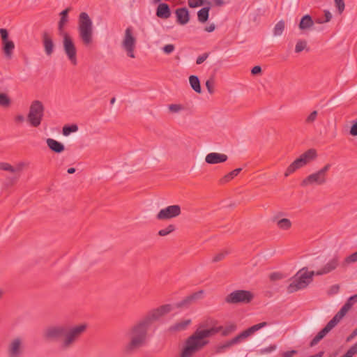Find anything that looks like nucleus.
Returning a JSON list of instances; mask_svg holds the SVG:
<instances>
[{
    "label": "nucleus",
    "mask_w": 357,
    "mask_h": 357,
    "mask_svg": "<svg viewBox=\"0 0 357 357\" xmlns=\"http://www.w3.org/2000/svg\"><path fill=\"white\" fill-rule=\"evenodd\" d=\"M172 310V305L166 304L149 311L142 319L132 325L126 333L128 342L124 346V351L130 354L143 347L146 340L147 333L151 324Z\"/></svg>",
    "instance_id": "f257e3e1"
},
{
    "label": "nucleus",
    "mask_w": 357,
    "mask_h": 357,
    "mask_svg": "<svg viewBox=\"0 0 357 357\" xmlns=\"http://www.w3.org/2000/svg\"><path fill=\"white\" fill-rule=\"evenodd\" d=\"M86 328V324L52 325L43 331V337L47 342H58L60 350L67 351L74 347Z\"/></svg>",
    "instance_id": "f03ea898"
},
{
    "label": "nucleus",
    "mask_w": 357,
    "mask_h": 357,
    "mask_svg": "<svg viewBox=\"0 0 357 357\" xmlns=\"http://www.w3.org/2000/svg\"><path fill=\"white\" fill-rule=\"evenodd\" d=\"M222 328H211L208 329H197L186 341L185 347L181 357H190L194 353L200 350L208 341L205 339L218 333Z\"/></svg>",
    "instance_id": "7ed1b4c3"
},
{
    "label": "nucleus",
    "mask_w": 357,
    "mask_h": 357,
    "mask_svg": "<svg viewBox=\"0 0 357 357\" xmlns=\"http://www.w3.org/2000/svg\"><path fill=\"white\" fill-rule=\"evenodd\" d=\"M79 37L85 46L91 45L93 42V22L89 15L82 12L78 19Z\"/></svg>",
    "instance_id": "20e7f679"
},
{
    "label": "nucleus",
    "mask_w": 357,
    "mask_h": 357,
    "mask_svg": "<svg viewBox=\"0 0 357 357\" xmlns=\"http://www.w3.org/2000/svg\"><path fill=\"white\" fill-rule=\"evenodd\" d=\"M314 275H316L314 271H308L305 267L301 268L292 278L291 282L287 287V291L291 294L307 287L312 281Z\"/></svg>",
    "instance_id": "39448f33"
},
{
    "label": "nucleus",
    "mask_w": 357,
    "mask_h": 357,
    "mask_svg": "<svg viewBox=\"0 0 357 357\" xmlns=\"http://www.w3.org/2000/svg\"><path fill=\"white\" fill-rule=\"evenodd\" d=\"M317 158V152L314 149H310L294 160L287 168L284 176L288 177L298 169L306 166Z\"/></svg>",
    "instance_id": "423d86ee"
},
{
    "label": "nucleus",
    "mask_w": 357,
    "mask_h": 357,
    "mask_svg": "<svg viewBox=\"0 0 357 357\" xmlns=\"http://www.w3.org/2000/svg\"><path fill=\"white\" fill-rule=\"evenodd\" d=\"M331 167V164L327 163L318 171L313 172L303 178L301 183L302 187H310L314 185H323L328 181V172Z\"/></svg>",
    "instance_id": "0eeeda50"
},
{
    "label": "nucleus",
    "mask_w": 357,
    "mask_h": 357,
    "mask_svg": "<svg viewBox=\"0 0 357 357\" xmlns=\"http://www.w3.org/2000/svg\"><path fill=\"white\" fill-rule=\"evenodd\" d=\"M44 111L45 107L41 101L36 100L31 103L27 114V121L32 127L37 128L40 125Z\"/></svg>",
    "instance_id": "6e6552de"
},
{
    "label": "nucleus",
    "mask_w": 357,
    "mask_h": 357,
    "mask_svg": "<svg viewBox=\"0 0 357 357\" xmlns=\"http://www.w3.org/2000/svg\"><path fill=\"white\" fill-rule=\"evenodd\" d=\"M254 298V294L248 290H235L229 294L225 298L229 304H248Z\"/></svg>",
    "instance_id": "1a4fd4ad"
},
{
    "label": "nucleus",
    "mask_w": 357,
    "mask_h": 357,
    "mask_svg": "<svg viewBox=\"0 0 357 357\" xmlns=\"http://www.w3.org/2000/svg\"><path fill=\"white\" fill-rule=\"evenodd\" d=\"M61 36H63V47L65 54L70 63L73 66H76L77 64V49L71 36L68 33H61Z\"/></svg>",
    "instance_id": "9d476101"
},
{
    "label": "nucleus",
    "mask_w": 357,
    "mask_h": 357,
    "mask_svg": "<svg viewBox=\"0 0 357 357\" xmlns=\"http://www.w3.org/2000/svg\"><path fill=\"white\" fill-rule=\"evenodd\" d=\"M137 39L133 36L132 29L128 27L125 31V35L121 42V47L126 52L128 57L135 58V50L136 47Z\"/></svg>",
    "instance_id": "9b49d317"
},
{
    "label": "nucleus",
    "mask_w": 357,
    "mask_h": 357,
    "mask_svg": "<svg viewBox=\"0 0 357 357\" xmlns=\"http://www.w3.org/2000/svg\"><path fill=\"white\" fill-rule=\"evenodd\" d=\"M24 346L23 340L20 337H15L10 341L6 347L8 357H21L24 353Z\"/></svg>",
    "instance_id": "f8f14e48"
},
{
    "label": "nucleus",
    "mask_w": 357,
    "mask_h": 357,
    "mask_svg": "<svg viewBox=\"0 0 357 357\" xmlns=\"http://www.w3.org/2000/svg\"><path fill=\"white\" fill-rule=\"evenodd\" d=\"M0 36L1 38L2 51L6 59H10L13 57L15 43L8 38V32L7 29H0Z\"/></svg>",
    "instance_id": "ddd939ff"
},
{
    "label": "nucleus",
    "mask_w": 357,
    "mask_h": 357,
    "mask_svg": "<svg viewBox=\"0 0 357 357\" xmlns=\"http://www.w3.org/2000/svg\"><path fill=\"white\" fill-rule=\"evenodd\" d=\"M205 291L204 290H199L194 292L192 294L186 296L180 302L176 303L175 306L176 308H188L192 305L196 303L198 301L204 298Z\"/></svg>",
    "instance_id": "4468645a"
},
{
    "label": "nucleus",
    "mask_w": 357,
    "mask_h": 357,
    "mask_svg": "<svg viewBox=\"0 0 357 357\" xmlns=\"http://www.w3.org/2000/svg\"><path fill=\"white\" fill-rule=\"evenodd\" d=\"M181 213V209L178 205H171L161 209L156 215L159 220H165L178 217Z\"/></svg>",
    "instance_id": "2eb2a0df"
},
{
    "label": "nucleus",
    "mask_w": 357,
    "mask_h": 357,
    "mask_svg": "<svg viewBox=\"0 0 357 357\" xmlns=\"http://www.w3.org/2000/svg\"><path fill=\"white\" fill-rule=\"evenodd\" d=\"M268 326V323L266 321L261 322L259 324L253 325L252 326L248 328V329L242 331L241 333H239L238 335H236L235 337H234L233 342L235 344L239 343L241 341L246 339L249 336L254 334L256 331L260 330L261 328Z\"/></svg>",
    "instance_id": "dca6fc26"
},
{
    "label": "nucleus",
    "mask_w": 357,
    "mask_h": 357,
    "mask_svg": "<svg viewBox=\"0 0 357 357\" xmlns=\"http://www.w3.org/2000/svg\"><path fill=\"white\" fill-rule=\"evenodd\" d=\"M339 257L334 256L322 268L314 271V273L318 276L328 274L335 271L339 266Z\"/></svg>",
    "instance_id": "f3484780"
},
{
    "label": "nucleus",
    "mask_w": 357,
    "mask_h": 357,
    "mask_svg": "<svg viewBox=\"0 0 357 357\" xmlns=\"http://www.w3.org/2000/svg\"><path fill=\"white\" fill-rule=\"evenodd\" d=\"M227 159L228 157L225 154L213 152L206 155L205 161L208 164L215 165L225 162Z\"/></svg>",
    "instance_id": "a211bd4d"
},
{
    "label": "nucleus",
    "mask_w": 357,
    "mask_h": 357,
    "mask_svg": "<svg viewBox=\"0 0 357 357\" xmlns=\"http://www.w3.org/2000/svg\"><path fill=\"white\" fill-rule=\"evenodd\" d=\"M335 326L330 321L326 326L321 329L310 342V346L317 344Z\"/></svg>",
    "instance_id": "6ab92c4d"
},
{
    "label": "nucleus",
    "mask_w": 357,
    "mask_h": 357,
    "mask_svg": "<svg viewBox=\"0 0 357 357\" xmlns=\"http://www.w3.org/2000/svg\"><path fill=\"white\" fill-rule=\"evenodd\" d=\"M176 21L179 24H186L190 20V14L186 8H178L175 11Z\"/></svg>",
    "instance_id": "aec40b11"
},
{
    "label": "nucleus",
    "mask_w": 357,
    "mask_h": 357,
    "mask_svg": "<svg viewBox=\"0 0 357 357\" xmlns=\"http://www.w3.org/2000/svg\"><path fill=\"white\" fill-rule=\"evenodd\" d=\"M42 38L45 52L47 56H51L54 47L53 40L47 32L43 33Z\"/></svg>",
    "instance_id": "412c9836"
},
{
    "label": "nucleus",
    "mask_w": 357,
    "mask_h": 357,
    "mask_svg": "<svg viewBox=\"0 0 357 357\" xmlns=\"http://www.w3.org/2000/svg\"><path fill=\"white\" fill-rule=\"evenodd\" d=\"M156 16L161 19H168L171 16V10L169 5L166 3H161L157 7Z\"/></svg>",
    "instance_id": "4be33fe9"
},
{
    "label": "nucleus",
    "mask_w": 357,
    "mask_h": 357,
    "mask_svg": "<svg viewBox=\"0 0 357 357\" xmlns=\"http://www.w3.org/2000/svg\"><path fill=\"white\" fill-rule=\"evenodd\" d=\"M46 143L49 149L56 153H61L65 150L64 145L54 139H47Z\"/></svg>",
    "instance_id": "5701e85b"
},
{
    "label": "nucleus",
    "mask_w": 357,
    "mask_h": 357,
    "mask_svg": "<svg viewBox=\"0 0 357 357\" xmlns=\"http://www.w3.org/2000/svg\"><path fill=\"white\" fill-rule=\"evenodd\" d=\"M351 308V304L345 303L340 311L333 317L331 321L336 326Z\"/></svg>",
    "instance_id": "b1692460"
},
{
    "label": "nucleus",
    "mask_w": 357,
    "mask_h": 357,
    "mask_svg": "<svg viewBox=\"0 0 357 357\" xmlns=\"http://www.w3.org/2000/svg\"><path fill=\"white\" fill-rule=\"evenodd\" d=\"M314 22L313 21L312 17L307 14L303 16L299 24L298 27L301 31H305L310 29L314 26Z\"/></svg>",
    "instance_id": "393cba45"
},
{
    "label": "nucleus",
    "mask_w": 357,
    "mask_h": 357,
    "mask_svg": "<svg viewBox=\"0 0 357 357\" xmlns=\"http://www.w3.org/2000/svg\"><path fill=\"white\" fill-rule=\"evenodd\" d=\"M70 10V8H67L60 13L61 18L58 24V29L60 35L61 33H66L63 31V26L68 21V14Z\"/></svg>",
    "instance_id": "a878e982"
},
{
    "label": "nucleus",
    "mask_w": 357,
    "mask_h": 357,
    "mask_svg": "<svg viewBox=\"0 0 357 357\" xmlns=\"http://www.w3.org/2000/svg\"><path fill=\"white\" fill-rule=\"evenodd\" d=\"M210 6L202 8L197 12L198 21L201 23H205L208 20Z\"/></svg>",
    "instance_id": "bb28decb"
},
{
    "label": "nucleus",
    "mask_w": 357,
    "mask_h": 357,
    "mask_svg": "<svg viewBox=\"0 0 357 357\" xmlns=\"http://www.w3.org/2000/svg\"><path fill=\"white\" fill-rule=\"evenodd\" d=\"M189 82L190 86L195 92L198 93H200L202 92L200 82L197 76L190 75L189 77Z\"/></svg>",
    "instance_id": "cd10ccee"
},
{
    "label": "nucleus",
    "mask_w": 357,
    "mask_h": 357,
    "mask_svg": "<svg viewBox=\"0 0 357 357\" xmlns=\"http://www.w3.org/2000/svg\"><path fill=\"white\" fill-rule=\"evenodd\" d=\"M12 104L10 96L6 93H0V107L8 108Z\"/></svg>",
    "instance_id": "c85d7f7f"
},
{
    "label": "nucleus",
    "mask_w": 357,
    "mask_h": 357,
    "mask_svg": "<svg viewBox=\"0 0 357 357\" xmlns=\"http://www.w3.org/2000/svg\"><path fill=\"white\" fill-rule=\"evenodd\" d=\"M285 28V22L282 20H280L273 28V35L280 36L282 34Z\"/></svg>",
    "instance_id": "c756f323"
},
{
    "label": "nucleus",
    "mask_w": 357,
    "mask_h": 357,
    "mask_svg": "<svg viewBox=\"0 0 357 357\" xmlns=\"http://www.w3.org/2000/svg\"><path fill=\"white\" fill-rule=\"evenodd\" d=\"M188 3L189 7L192 8L204 5L210 6L211 4V1L208 0H188Z\"/></svg>",
    "instance_id": "7c9ffc66"
},
{
    "label": "nucleus",
    "mask_w": 357,
    "mask_h": 357,
    "mask_svg": "<svg viewBox=\"0 0 357 357\" xmlns=\"http://www.w3.org/2000/svg\"><path fill=\"white\" fill-rule=\"evenodd\" d=\"M277 226L283 230H287L291 227V222L289 219L282 218L277 221Z\"/></svg>",
    "instance_id": "2f4dec72"
},
{
    "label": "nucleus",
    "mask_w": 357,
    "mask_h": 357,
    "mask_svg": "<svg viewBox=\"0 0 357 357\" xmlns=\"http://www.w3.org/2000/svg\"><path fill=\"white\" fill-rule=\"evenodd\" d=\"M191 320L187 319L182 321L181 322L176 323L174 326L171 327V330L172 331H183L185 330L187 326L190 324Z\"/></svg>",
    "instance_id": "473e14b6"
},
{
    "label": "nucleus",
    "mask_w": 357,
    "mask_h": 357,
    "mask_svg": "<svg viewBox=\"0 0 357 357\" xmlns=\"http://www.w3.org/2000/svg\"><path fill=\"white\" fill-rule=\"evenodd\" d=\"M78 126L76 124H73L71 126H65L63 128V135L65 136L69 135L71 132H74L77 131Z\"/></svg>",
    "instance_id": "72a5a7b5"
},
{
    "label": "nucleus",
    "mask_w": 357,
    "mask_h": 357,
    "mask_svg": "<svg viewBox=\"0 0 357 357\" xmlns=\"http://www.w3.org/2000/svg\"><path fill=\"white\" fill-rule=\"evenodd\" d=\"M176 229L174 225H169L166 228L159 230L158 235L165 236L173 232Z\"/></svg>",
    "instance_id": "f704fd0d"
},
{
    "label": "nucleus",
    "mask_w": 357,
    "mask_h": 357,
    "mask_svg": "<svg viewBox=\"0 0 357 357\" xmlns=\"http://www.w3.org/2000/svg\"><path fill=\"white\" fill-rule=\"evenodd\" d=\"M307 47V41L305 40H299L295 46V52L300 53Z\"/></svg>",
    "instance_id": "c9c22d12"
},
{
    "label": "nucleus",
    "mask_w": 357,
    "mask_h": 357,
    "mask_svg": "<svg viewBox=\"0 0 357 357\" xmlns=\"http://www.w3.org/2000/svg\"><path fill=\"white\" fill-rule=\"evenodd\" d=\"M228 254H229V252L227 250L222 251V252L216 254L213 257L212 261L213 263L220 261L223 260Z\"/></svg>",
    "instance_id": "e433bc0d"
},
{
    "label": "nucleus",
    "mask_w": 357,
    "mask_h": 357,
    "mask_svg": "<svg viewBox=\"0 0 357 357\" xmlns=\"http://www.w3.org/2000/svg\"><path fill=\"white\" fill-rule=\"evenodd\" d=\"M0 169L3 171L10 172L11 173H15L16 169L14 167L7 162H0Z\"/></svg>",
    "instance_id": "4c0bfd02"
},
{
    "label": "nucleus",
    "mask_w": 357,
    "mask_h": 357,
    "mask_svg": "<svg viewBox=\"0 0 357 357\" xmlns=\"http://www.w3.org/2000/svg\"><path fill=\"white\" fill-rule=\"evenodd\" d=\"M237 328V326L236 324H231L228 326H227L224 330L222 331V335L223 336H227L229 334H230L231 333L235 331Z\"/></svg>",
    "instance_id": "58836bf2"
},
{
    "label": "nucleus",
    "mask_w": 357,
    "mask_h": 357,
    "mask_svg": "<svg viewBox=\"0 0 357 357\" xmlns=\"http://www.w3.org/2000/svg\"><path fill=\"white\" fill-rule=\"evenodd\" d=\"M234 178H235V176L233 174V172L231 171V172H229L228 174H227L226 175H225L222 178H221L220 179L219 182L220 184L223 185V184L228 183L229 181H230L231 180H232Z\"/></svg>",
    "instance_id": "ea45409f"
},
{
    "label": "nucleus",
    "mask_w": 357,
    "mask_h": 357,
    "mask_svg": "<svg viewBox=\"0 0 357 357\" xmlns=\"http://www.w3.org/2000/svg\"><path fill=\"white\" fill-rule=\"evenodd\" d=\"M214 83L213 77L209 78L206 82V86L210 94H213L214 93Z\"/></svg>",
    "instance_id": "a19ab883"
},
{
    "label": "nucleus",
    "mask_w": 357,
    "mask_h": 357,
    "mask_svg": "<svg viewBox=\"0 0 357 357\" xmlns=\"http://www.w3.org/2000/svg\"><path fill=\"white\" fill-rule=\"evenodd\" d=\"M357 261V251L349 255L344 259V263L345 264H349Z\"/></svg>",
    "instance_id": "79ce46f5"
},
{
    "label": "nucleus",
    "mask_w": 357,
    "mask_h": 357,
    "mask_svg": "<svg viewBox=\"0 0 357 357\" xmlns=\"http://www.w3.org/2000/svg\"><path fill=\"white\" fill-rule=\"evenodd\" d=\"M169 110L172 113H177L183 109V107L180 104H172L168 106Z\"/></svg>",
    "instance_id": "37998d69"
},
{
    "label": "nucleus",
    "mask_w": 357,
    "mask_h": 357,
    "mask_svg": "<svg viewBox=\"0 0 357 357\" xmlns=\"http://www.w3.org/2000/svg\"><path fill=\"white\" fill-rule=\"evenodd\" d=\"M357 353V344L352 346L346 354L341 357H352L355 354Z\"/></svg>",
    "instance_id": "c03bdc74"
},
{
    "label": "nucleus",
    "mask_w": 357,
    "mask_h": 357,
    "mask_svg": "<svg viewBox=\"0 0 357 357\" xmlns=\"http://www.w3.org/2000/svg\"><path fill=\"white\" fill-rule=\"evenodd\" d=\"M317 114H318L317 111H316V110L313 111V112H311V113L310 114V115L306 118V119H305V122H306L307 123H313V122L316 120V119H317Z\"/></svg>",
    "instance_id": "a18cd8bd"
},
{
    "label": "nucleus",
    "mask_w": 357,
    "mask_h": 357,
    "mask_svg": "<svg viewBox=\"0 0 357 357\" xmlns=\"http://www.w3.org/2000/svg\"><path fill=\"white\" fill-rule=\"evenodd\" d=\"M334 1H335V6L337 7V8L338 10L339 13L341 14L344 11V7H345L344 0H334Z\"/></svg>",
    "instance_id": "49530a36"
},
{
    "label": "nucleus",
    "mask_w": 357,
    "mask_h": 357,
    "mask_svg": "<svg viewBox=\"0 0 357 357\" xmlns=\"http://www.w3.org/2000/svg\"><path fill=\"white\" fill-rule=\"evenodd\" d=\"M283 278V275L282 273L278 272H274L270 274L269 278L271 281H276L281 280Z\"/></svg>",
    "instance_id": "de8ad7c7"
},
{
    "label": "nucleus",
    "mask_w": 357,
    "mask_h": 357,
    "mask_svg": "<svg viewBox=\"0 0 357 357\" xmlns=\"http://www.w3.org/2000/svg\"><path fill=\"white\" fill-rule=\"evenodd\" d=\"M174 49H175V47L174 45L168 44L163 47L162 50L165 54H171L172 52H173Z\"/></svg>",
    "instance_id": "09e8293b"
},
{
    "label": "nucleus",
    "mask_w": 357,
    "mask_h": 357,
    "mask_svg": "<svg viewBox=\"0 0 357 357\" xmlns=\"http://www.w3.org/2000/svg\"><path fill=\"white\" fill-rule=\"evenodd\" d=\"M235 344L234 342H233V340L231 339L229 341H227L226 343L222 344V346L219 347L218 349V352H221L222 350H224L226 348L230 347L231 346Z\"/></svg>",
    "instance_id": "8fccbe9b"
},
{
    "label": "nucleus",
    "mask_w": 357,
    "mask_h": 357,
    "mask_svg": "<svg viewBox=\"0 0 357 357\" xmlns=\"http://www.w3.org/2000/svg\"><path fill=\"white\" fill-rule=\"evenodd\" d=\"M208 53H204L199 56L196 60V63L198 65L202 64L208 57Z\"/></svg>",
    "instance_id": "3c124183"
},
{
    "label": "nucleus",
    "mask_w": 357,
    "mask_h": 357,
    "mask_svg": "<svg viewBox=\"0 0 357 357\" xmlns=\"http://www.w3.org/2000/svg\"><path fill=\"white\" fill-rule=\"evenodd\" d=\"M18 178H19V176H15L13 177H8L6 178L7 184L12 185L17 182Z\"/></svg>",
    "instance_id": "603ef678"
},
{
    "label": "nucleus",
    "mask_w": 357,
    "mask_h": 357,
    "mask_svg": "<svg viewBox=\"0 0 357 357\" xmlns=\"http://www.w3.org/2000/svg\"><path fill=\"white\" fill-rule=\"evenodd\" d=\"M349 133L352 136H357V122L351 126Z\"/></svg>",
    "instance_id": "864d4df0"
},
{
    "label": "nucleus",
    "mask_w": 357,
    "mask_h": 357,
    "mask_svg": "<svg viewBox=\"0 0 357 357\" xmlns=\"http://www.w3.org/2000/svg\"><path fill=\"white\" fill-rule=\"evenodd\" d=\"M297 354L296 350H291L282 353V357H293L294 355Z\"/></svg>",
    "instance_id": "5fc2aeb1"
},
{
    "label": "nucleus",
    "mask_w": 357,
    "mask_h": 357,
    "mask_svg": "<svg viewBox=\"0 0 357 357\" xmlns=\"http://www.w3.org/2000/svg\"><path fill=\"white\" fill-rule=\"evenodd\" d=\"M356 302H357V294H356V295H354V296H351V297L347 300V301L346 302V303L351 304V307H352V305H353Z\"/></svg>",
    "instance_id": "6e6d98bb"
},
{
    "label": "nucleus",
    "mask_w": 357,
    "mask_h": 357,
    "mask_svg": "<svg viewBox=\"0 0 357 357\" xmlns=\"http://www.w3.org/2000/svg\"><path fill=\"white\" fill-rule=\"evenodd\" d=\"M261 73V68L259 66H254L251 70L252 75H257Z\"/></svg>",
    "instance_id": "4d7b16f0"
},
{
    "label": "nucleus",
    "mask_w": 357,
    "mask_h": 357,
    "mask_svg": "<svg viewBox=\"0 0 357 357\" xmlns=\"http://www.w3.org/2000/svg\"><path fill=\"white\" fill-rule=\"evenodd\" d=\"M14 120L16 123H21L24 121L25 118L22 114H18L15 116Z\"/></svg>",
    "instance_id": "13d9d810"
},
{
    "label": "nucleus",
    "mask_w": 357,
    "mask_h": 357,
    "mask_svg": "<svg viewBox=\"0 0 357 357\" xmlns=\"http://www.w3.org/2000/svg\"><path fill=\"white\" fill-rule=\"evenodd\" d=\"M324 20H325V22H330L332 19V14L331 13V12L328 10H324Z\"/></svg>",
    "instance_id": "bf43d9fd"
},
{
    "label": "nucleus",
    "mask_w": 357,
    "mask_h": 357,
    "mask_svg": "<svg viewBox=\"0 0 357 357\" xmlns=\"http://www.w3.org/2000/svg\"><path fill=\"white\" fill-rule=\"evenodd\" d=\"M215 26L213 24H210L208 26L205 27V31L207 32H212L215 30Z\"/></svg>",
    "instance_id": "052dcab7"
},
{
    "label": "nucleus",
    "mask_w": 357,
    "mask_h": 357,
    "mask_svg": "<svg viewBox=\"0 0 357 357\" xmlns=\"http://www.w3.org/2000/svg\"><path fill=\"white\" fill-rule=\"evenodd\" d=\"M357 335V328H355L351 334L347 337V341H350L351 339H353L355 336Z\"/></svg>",
    "instance_id": "680f3d73"
},
{
    "label": "nucleus",
    "mask_w": 357,
    "mask_h": 357,
    "mask_svg": "<svg viewBox=\"0 0 357 357\" xmlns=\"http://www.w3.org/2000/svg\"><path fill=\"white\" fill-rule=\"evenodd\" d=\"M24 164L23 162L19 163L15 169H16V172H20L23 169Z\"/></svg>",
    "instance_id": "e2e57ef3"
},
{
    "label": "nucleus",
    "mask_w": 357,
    "mask_h": 357,
    "mask_svg": "<svg viewBox=\"0 0 357 357\" xmlns=\"http://www.w3.org/2000/svg\"><path fill=\"white\" fill-rule=\"evenodd\" d=\"M276 349V345H271L268 347L264 349V351L266 352H271Z\"/></svg>",
    "instance_id": "0e129e2a"
},
{
    "label": "nucleus",
    "mask_w": 357,
    "mask_h": 357,
    "mask_svg": "<svg viewBox=\"0 0 357 357\" xmlns=\"http://www.w3.org/2000/svg\"><path fill=\"white\" fill-rule=\"evenodd\" d=\"M217 6H222L224 5L223 0H211Z\"/></svg>",
    "instance_id": "69168bd1"
},
{
    "label": "nucleus",
    "mask_w": 357,
    "mask_h": 357,
    "mask_svg": "<svg viewBox=\"0 0 357 357\" xmlns=\"http://www.w3.org/2000/svg\"><path fill=\"white\" fill-rule=\"evenodd\" d=\"M241 171H242L241 168H237V169H234L232 171V172H233V174L234 175V176L236 177Z\"/></svg>",
    "instance_id": "338daca9"
},
{
    "label": "nucleus",
    "mask_w": 357,
    "mask_h": 357,
    "mask_svg": "<svg viewBox=\"0 0 357 357\" xmlns=\"http://www.w3.org/2000/svg\"><path fill=\"white\" fill-rule=\"evenodd\" d=\"M339 290V286L338 285H333L332 287H331V291L333 292V293H337Z\"/></svg>",
    "instance_id": "774afa93"
}]
</instances>
